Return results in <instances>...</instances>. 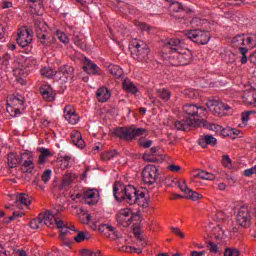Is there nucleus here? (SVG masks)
Returning a JSON list of instances; mask_svg holds the SVG:
<instances>
[{
	"instance_id": "9d476101",
	"label": "nucleus",
	"mask_w": 256,
	"mask_h": 256,
	"mask_svg": "<svg viewBox=\"0 0 256 256\" xmlns=\"http://www.w3.org/2000/svg\"><path fill=\"white\" fill-rule=\"evenodd\" d=\"M182 109L183 113L188 115V117L202 118L207 116V108L199 104L187 103L182 107Z\"/></svg>"
},
{
	"instance_id": "e433bc0d",
	"label": "nucleus",
	"mask_w": 256,
	"mask_h": 256,
	"mask_svg": "<svg viewBox=\"0 0 256 256\" xmlns=\"http://www.w3.org/2000/svg\"><path fill=\"white\" fill-rule=\"evenodd\" d=\"M232 44L234 45V47H238V49H241V47H245V35L240 34L235 36L232 39Z\"/></svg>"
},
{
	"instance_id": "9b49d317",
	"label": "nucleus",
	"mask_w": 256,
	"mask_h": 256,
	"mask_svg": "<svg viewBox=\"0 0 256 256\" xmlns=\"http://www.w3.org/2000/svg\"><path fill=\"white\" fill-rule=\"evenodd\" d=\"M159 177V169L155 165H147L142 171V179L147 185L156 183Z\"/></svg>"
},
{
	"instance_id": "e2e57ef3",
	"label": "nucleus",
	"mask_w": 256,
	"mask_h": 256,
	"mask_svg": "<svg viewBox=\"0 0 256 256\" xmlns=\"http://www.w3.org/2000/svg\"><path fill=\"white\" fill-rule=\"evenodd\" d=\"M168 171H172V173H179L181 171V166L170 164L167 166Z\"/></svg>"
},
{
	"instance_id": "a211bd4d",
	"label": "nucleus",
	"mask_w": 256,
	"mask_h": 256,
	"mask_svg": "<svg viewBox=\"0 0 256 256\" xmlns=\"http://www.w3.org/2000/svg\"><path fill=\"white\" fill-rule=\"evenodd\" d=\"M149 193L147 191L138 190L136 192V196L134 197V205L136 204L138 207H142V209H147L149 207Z\"/></svg>"
},
{
	"instance_id": "f257e3e1",
	"label": "nucleus",
	"mask_w": 256,
	"mask_h": 256,
	"mask_svg": "<svg viewBox=\"0 0 256 256\" xmlns=\"http://www.w3.org/2000/svg\"><path fill=\"white\" fill-rule=\"evenodd\" d=\"M164 49L168 51L169 63L174 67L189 65L193 61V53L185 48V40L181 38H170L164 41Z\"/></svg>"
},
{
	"instance_id": "c756f323",
	"label": "nucleus",
	"mask_w": 256,
	"mask_h": 256,
	"mask_svg": "<svg viewBox=\"0 0 256 256\" xmlns=\"http://www.w3.org/2000/svg\"><path fill=\"white\" fill-rule=\"evenodd\" d=\"M244 47L246 49H255L256 34L244 35Z\"/></svg>"
},
{
	"instance_id": "39448f33",
	"label": "nucleus",
	"mask_w": 256,
	"mask_h": 256,
	"mask_svg": "<svg viewBox=\"0 0 256 256\" xmlns=\"http://www.w3.org/2000/svg\"><path fill=\"white\" fill-rule=\"evenodd\" d=\"M131 55L138 61H143L149 55V46L142 40H135L129 47Z\"/></svg>"
},
{
	"instance_id": "37998d69",
	"label": "nucleus",
	"mask_w": 256,
	"mask_h": 256,
	"mask_svg": "<svg viewBox=\"0 0 256 256\" xmlns=\"http://www.w3.org/2000/svg\"><path fill=\"white\" fill-rule=\"evenodd\" d=\"M40 73L43 77H46L47 79H51L53 77H55V72L53 71V69L49 68V67H44L40 70Z\"/></svg>"
},
{
	"instance_id": "393cba45",
	"label": "nucleus",
	"mask_w": 256,
	"mask_h": 256,
	"mask_svg": "<svg viewBox=\"0 0 256 256\" xmlns=\"http://www.w3.org/2000/svg\"><path fill=\"white\" fill-rule=\"evenodd\" d=\"M71 139H72L73 145L78 147V149L85 148V140H83V136H81V132L77 130H73L71 132Z\"/></svg>"
},
{
	"instance_id": "b1692460",
	"label": "nucleus",
	"mask_w": 256,
	"mask_h": 256,
	"mask_svg": "<svg viewBox=\"0 0 256 256\" xmlns=\"http://www.w3.org/2000/svg\"><path fill=\"white\" fill-rule=\"evenodd\" d=\"M21 161H24L22 167L33 171L35 169V164L33 163L34 158L33 155L29 152H24L21 154Z\"/></svg>"
},
{
	"instance_id": "5fc2aeb1",
	"label": "nucleus",
	"mask_w": 256,
	"mask_h": 256,
	"mask_svg": "<svg viewBox=\"0 0 256 256\" xmlns=\"http://www.w3.org/2000/svg\"><path fill=\"white\" fill-rule=\"evenodd\" d=\"M138 145L140 147H143L144 149H149V147H151V145H153V141L146 140L144 138H140L138 141Z\"/></svg>"
},
{
	"instance_id": "c9c22d12",
	"label": "nucleus",
	"mask_w": 256,
	"mask_h": 256,
	"mask_svg": "<svg viewBox=\"0 0 256 256\" xmlns=\"http://www.w3.org/2000/svg\"><path fill=\"white\" fill-rule=\"evenodd\" d=\"M56 227L60 230V237L61 239H64V235H67V233H70L71 231H75V229H70L67 226H65V223L63 220H60L57 222Z\"/></svg>"
},
{
	"instance_id": "680f3d73",
	"label": "nucleus",
	"mask_w": 256,
	"mask_h": 256,
	"mask_svg": "<svg viewBox=\"0 0 256 256\" xmlns=\"http://www.w3.org/2000/svg\"><path fill=\"white\" fill-rule=\"evenodd\" d=\"M222 165H224L228 169H231V167H232L231 158H229V156H223Z\"/></svg>"
},
{
	"instance_id": "bf43d9fd",
	"label": "nucleus",
	"mask_w": 256,
	"mask_h": 256,
	"mask_svg": "<svg viewBox=\"0 0 256 256\" xmlns=\"http://www.w3.org/2000/svg\"><path fill=\"white\" fill-rule=\"evenodd\" d=\"M9 59H11L9 54L0 57V67H7L9 65Z\"/></svg>"
},
{
	"instance_id": "6e6552de",
	"label": "nucleus",
	"mask_w": 256,
	"mask_h": 256,
	"mask_svg": "<svg viewBox=\"0 0 256 256\" xmlns=\"http://www.w3.org/2000/svg\"><path fill=\"white\" fill-rule=\"evenodd\" d=\"M186 37L198 45H207L211 41V33L199 29L188 31Z\"/></svg>"
},
{
	"instance_id": "a18cd8bd",
	"label": "nucleus",
	"mask_w": 256,
	"mask_h": 256,
	"mask_svg": "<svg viewBox=\"0 0 256 256\" xmlns=\"http://www.w3.org/2000/svg\"><path fill=\"white\" fill-rule=\"evenodd\" d=\"M176 183L178 184L180 191H182V193H184V195L191 189V188L187 187V181L185 179H180V180L176 181Z\"/></svg>"
},
{
	"instance_id": "c03bdc74",
	"label": "nucleus",
	"mask_w": 256,
	"mask_h": 256,
	"mask_svg": "<svg viewBox=\"0 0 256 256\" xmlns=\"http://www.w3.org/2000/svg\"><path fill=\"white\" fill-rule=\"evenodd\" d=\"M122 251H124V253H138V254L143 253L142 248H136L133 246H123Z\"/></svg>"
},
{
	"instance_id": "ea45409f",
	"label": "nucleus",
	"mask_w": 256,
	"mask_h": 256,
	"mask_svg": "<svg viewBox=\"0 0 256 256\" xmlns=\"http://www.w3.org/2000/svg\"><path fill=\"white\" fill-rule=\"evenodd\" d=\"M158 97H160V99H162V101H164L165 103H167V101H169V99H171V92H169V90L162 88L159 89L157 91Z\"/></svg>"
},
{
	"instance_id": "6ab92c4d",
	"label": "nucleus",
	"mask_w": 256,
	"mask_h": 256,
	"mask_svg": "<svg viewBox=\"0 0 256 256\" xmlns=\"http://www.w3.org/2000/svg\"><path fill=\"white\" fill-rule=\"evenodd\" d=\"M83 199L86 205H95L99 202V191L97 189H89L84 192Z\"/></svg>"
},
{
	"instance_id": "f3484780",
	"label": "nucleus",
	"mask_w": 256,
	"mask_h": 256,
	"mask_svg": "<svg viewBox=\"0 0 256 256\" xmlns=\"http://www.w3.org/2000/svg\"><path fill=\"white\" fill-rule=\"evenodd\" d=\"M98 232L102 233L104 237H107L111 241H117L120 237L117 229L109 224H101L98 227Z\"/></svg>"
},
{
	"instance_id": "2eb2a0df",
	"label": "nucleus",
	"mask_w": 256,
	"mask_h": 256,
	"mask_svg": "<svg viewBox=\"0 0 256 256\" xmlns=\"http://www.w3.org/2000/svg\"><path fill=\"white\" fill-rule=\"evenodd\" d=\"M200 121L199 119L187 117L182 120H178L175 122L174 127L178 131H187L189 127H199Z\"/></svg>"
},
{
	"instance_id": "8fccbe9b",
	"label": "nucleus",
	"mask_w": 256,
	"mask_h": 256,
	"mask_svg": "<svg viewBox=\"0 0 256 256\" xmlns=\"http://www.w3.org/2000/svg\"><path fill=\"white\" fill-rule=\"evenodd\" d=\"M56 37H58L61 43H65V44L69 43V37H67V34H65V32L57 30Z\"/></svg>"
},
{
	"instance_id": "1a4fd4ad",
	"label": "nucleus",
	"mask_w": 256,
	"mask_h": 256,
	"mask_svg": "<svg viewBox=\"0 0 256 256\" xmlns=\"http://www.w3.org/2000/svg\"><path fill=\"white\" fill-rule=\"evenodd\" d=\"M206 106L209 111L215 113V115H220L221 117H224L231 111V106L223 103L221 100H208Z\"/></svg>"
},
{
	"instance_id": "6e6d98bb",
	"label": "nucleus",
	"mask_w": 256,
	"mask_h": 256,
	"mask_svg": "<svg viewBox=\"0 0 256 256\" xmlns=\"http://www.w3.org/2000/svg\"><path fill=\"white\" fill-rule=\"evenodd\" d=\"M136 237H137L136 245L138 246V248L143 249L147 247V241H145V238H143V236H140L138 234Z\"/></svg>"
},
{
	"instance_id": "3c124183",
	"label": "nucleus",
	"mask_w": 256,
	"mask_h": 256,
	"mask_svg": "<svg viewBox=\"0 0 256 256\" xmlns=\"http://www.w3.org/2000/svg\"><path fill=\"white\" fill-rule=\"evenodd\" d=\"M142 159L147 163H155V161H157V157L152 156L151 152L148 151L143 154Z\"/></svg>"
},
{
	"instance_id": "a19ab883",
	"label": "nucleus",
	"mask_w": 256,
	"mask_h": 256,
	"mask_svg": "<svg viewBox=\"0 0 256 256\" xmlns=\"http://www.w3.org/2000/svg\"><path fill=\"white\" fill-rule=\"evenodd\" d=\"M43 217H41V214L34 218L32 221H30V227L31 229H39V227H43Z\"/></svg>"
},
{
	"instance_id": "de8ad7c7",
	"label": "nucleus",
	"mask_w": 256,
	"mask_h": 256,
	"mask_svg": "<svg viewBox=\"0 0 256 256\" xmlns=\"http://www.w3.org/2000/svg\"><path fill=\"white\" fill-rule=\"evenodd\" d=\"M170 9L171 11H174V13H179L180 11H183V4L172 0Z\"/></svg>"
},
{
	"instance_id": "49530a36",
	"label": "nucleus",
	"mask_w": 256,
	"mask_h": 256,
	"mask_svg": "<svg viewBox=\"0 0 256 256\" xmlns=\"http://www.w3.org/2000/svg\"><path fill=\"white\" fill-rule=\"evenodd\" d=\"M14 75H25V67L21 64H19V62H15L14 63Z\"/></svg>"
},
{
	"instance_id": "aec40b11",
	"label": "nucleus",
	"mask_w": 256,
	"mask_h": 256,
	"mask_svg": "<svg viewBox=\"0 0 256 256\" xmlns=\"http://www.w3.org/2000/svg\"><path fill=\"white\" fill-rule=\"evenodd\" d=\"M195 179H202L204 181H213L215 179V174L209 173L205 170H193L191 183H195Z\"/></svg>"
},
{
	"instance_id": "338daca9",
	"label": "nucleus",
	"mask_w": 256,
	"mask_h": 256,
	"mask_svg": "<svg viewBox=\"0 0 256 256\" xmlns=\"http://www.w3.org/2000/svg\"><path fill=\"white\" fill-rule=\"evenodd\" d=\"M243 175L244 177H251V175H255V173L253 172V168H248L244 170Z\"/></svg>"
},
{
	"instance_id": "603ef678",
	"label": "nucleus",
	"mask_w": 256,
	"mask_h": 256,
	"mask_svg": "<svg viewBox=\"0 0 256 256\" xmlns=\"http://www.w3.org/2000/svg\"><path fill=\"white\" fill-rule=\"evenodd\" d=\"M117 155L116 150H111L102 155L103 161H111Z\"/></svg>"
},
{
	"instance_id": "4be33fe9",
	"label": "nucleus",
	"mask_w": 256,
	"mask_h": 256,
	"mask_svg": "<svg viewBox=\"0 0 256 256\" xmlns=\"http://www.w3.org/2000/svg\"><path fill=\"white\" fill-rule=\"evenodd\" d=\"M15 205L18 209H25L31 205V198L25 193H20L15 196Z\"/></svg>"
},
{
	"instance_id": "c85d7f7f",
	"label": "nucleus",
	"mask_w": 256,
	"mask_h": 256,
	"mask_svg": "<svg viewBox=\"0 0 256 256\" xmlns=\"http://www.w3.org/2000/svg\"><path fill=\"white\" fill-rule=\"evenodd\" d=\"M198 143L203 148L207 147V145H217V138L211 135L201 136Z\"/></svg>"
},
{
	"instance_id": "4468645a",
	"label": "nucleus",
	"mask_w": 256,
	"mask_h": 256,
	"mask_svg": "<svg viewBox=\"0 0 256 256\" xmlns=\"http://www.w3.org/2000/svg\"><path fill=\"white\" fill-rule=\"evenodd\" d=\"M73 71V67L69 65L61 66L54 74V79L59 81V83H67L69 79H73Z\"/></svg>"
},
{
	"instance_id": "69168bd1",
	"label": "nucleus",
	"mask_w": 256,
	"mask_h": 256,
	"mask_svg": "<svg viewBox=\"0 0 256 256\" xmlns=\"http://www.w3.org/2000/svg\"><path fill=\"white\" fill-rule=\"evenodd\" d=\"M249 115H251V112H243L242 113V123L243 125H247L248 121H249Z\"/></svg>"
},
{
	"instance_id": "2f4dec72",
	"label": "nucleus",
	"mask_w": 256,
	"mask_h": 256,
	"mask_svg": "<svg viewBox=\"0 0 256 256\" xmlns=\"http://www.w3.org/2000/svg\"><path fill=\"white\" fill-rule=\"evenodd\" d=\"M58 165L62 170L69 169L71 167V157L68 155L59 156Z\"/></svg>"
},
{
	"instance_id": "4d7b16f0",
	"label": "nucleus",
	"mask_w": 256,
	"mask_h": 256,
	"mask_svg": "<svg viewBox=\"0 0 256 256\" xmlns=\"http://www.w3.org/2000/svg\"><path fill=\"white\" fill-rule=\"evenodd\" d=\"M220 135H222V137H233V128H221Z\"/></svg>"
},
{
	"instance_id": "dca6fc26",
	"label": "nucleus",
	"mask_w": 256,
	"mask_h": 256,
	"mask_svg": "<svg viewBox=\"0 0 256 256\" xmlns=\"http://www.w3.org/2000/svg\"><path fill=\"white\" fill-rule=\"evenodd\" d=\"M16 41L20 47H27L33 41V35L27 27H22L18 30Z\"/></svg>"
},
{
	"instance_id": "5701e85b",
	"label": "nucleus",
	"mask_w": 256,
	"mask_h": 256,
	"mask_svg": "<svg viewBox=\"0 0 256 256\" xmlns=\"http://www.w3.org/2000/svg\"><path fill=\"white\" fill-rule=\"evenodd\" d=\"M40 93L45 101H55V91H53L50 85L45 84L41 86Z\"/></svg>"
},
{
	"instance_id": "58836bf2",
	"label": "nucleus",
	"mask_w": 256,
	"mask_h": 256,
	"mask_svg": "<svg viewBox=\"0 0 256 256\" xmlns=\"http://www.w3.org/2000/svg\"><path fill=\"white\" fill-rule=\"evenodd\" d=\"M74 239H75L76 243H83V241H89V239H91V234H89V232L80 231L74 237Z\"/></svg>"
},
{
	"instance_id": "7c9ffc66",
	"label": "nucleus",
	"mask_w": 256,
	"mask_h": 256,
	"mask_svg": "<svg viewBox=\"0 0 256 256\" xmlns=\"http://www.w3.org/2000/svg\"><path fill=\"white\" fill-rule=\"evenodd\" d=\"M75 179H77V174L72 172H67L63 176L62 187H69L72 183H75Z\"/></svg>"
},
{
	"instance_id": "f8f14e48",
	"label": "nucleus",
	"mask_w": 256,
	"mask_h": 256,
	"mask_svg": "<svg viewBox=\"0 0 256 256\" xmlns=\"http://www.w3.org/2000/svg\"><path fill=\"white\" fill-rule=\"evenodd\" d=\"M134 217L135 215L133 214V211L129 208H125L118 212L116 220L118 225H121L122 227H129V225L133 223Z\"/></svg>"
},
{
	"instance_id": "4c0bfd02",
	"label": "nucleus",
	"mask_w": 256,
	"mask_h": 256,
	"mask_svg": "<svg viewBox=\"0 0 256 256\" xmlns=\"http://www.w3.org/2000/svg\"><path fill=\"white\" fill-rule=\"evenodd\" d=\"M184 195L185 199H190V201H199V199H203V195L193 191L192 189L188 190Z\"/></svg>"
},
{
	"instance_id": "412c9836",
	"label": "nucleus",
	"mask_w": 256,
	"mask_h": 256,
	"mask_svg": "<svg viewBox=\"0 0 256 256\" xmlns=\"http://www.w3.org/2000/svg\"><path fill=\"white\" fill-rule=\"evenodd\" d=\"M64 119H66L70 125H77V123H79V116H77L72 106H66L64 108Z\"/></svg>"
},
{
	"instance_id": "052dcab7",
	"label": "nucleus",
	"mask_w": 256,
	"mask_h": 256,
	"mask_svg": "<svg viewBox=\"0 0 256 256\" xmlns=\"http://www.w3.org/2000/svg\"><path fill=\"white\" fill-rule=\"evenodd\" d=\"M171 231L172 233H174V235H177V237H180V239H185V234L178 227H172Z\"/></svg>"
},
{
	"instance_id": "0e129e2a",
	"label": "nucleus",
	"mask_w": 256,
	"mask_h": 256,
	"mask_svg": "<svg viewBox=\"0 0 256 256\" xmlns=\"http://www.w3.org/2000/svg\"><path fill=\"white\" fill-rule=\"evenodd\" d=\"M51 175H52L51 170H46V171L42 174V181H44V183L49 182V180L51 179Z\"/></svg>"
},
{
	"instance_id": "20e7f679",
	"label": "nucleus",
	"mask_w": 256,
	"mask_h": 256,
	"mask_svg": "<svg viewBox=\"0 0 256 256\" xmlns=\"http://www.w3.org/2000/svg\"><path fill=\"white\" fill-rule=\"evenodd\" d=\"M34 29L36 31V36L40 40V43L45 47L51 45V38L49 37V26L43 19L35 21Z\"/></svg>"
},
{
	"instance_id": "423d86ee",
	"label": "nucleus",
	"mask_w": 256,
	"mask_h": 256,
	"mask_svg": "<svg viewBox=\"0 0 256 256\" xmlns=\"http://www.w3.org/2000/svg\"><path fill=\"white\" fill-rule=\"evenodd\" d=\"M25 100L21 96H10L7 99L6 111L11 117H19Z\"/></svg>"
},
{
	"instance_id": "774afa93",
	"label": "nucleus",
	"mask_w": 256,
	"mask_h": 256,
	"mask_svg": "<svg viewBox=\"0 0 256 256\" xmlns=\"http://www.w3.org/2000/svg\"><path fill=\"white\" fill-rule=\"evenodd\" d=\"M206 251L205 250H202V251H192L191 252V256H205L206 255Z\"/></svg>"
},
{
	"instance_id": "7ed1b4c3",
	"label": "nucleus",
	"mask_w": 256,
	"mask_h": 256,
	"mask_svg": "<svg viewBox=\"0 0 256 256\" xmlns=\"http://www.w3.org/2000/svg\"><path fill=\"white\" fill-rule=\"evenodd\" d=\"M115 135L120 137V139H126V141H131L135 137H147V129L136 128L135 126L130 127H120L115 130Z\"/></svg>"
},
{
	"instance_id": "f704fd0d",
	"label": "nucleus",
	"mask_w": 256,
	"mask_h": 256,
	"mask_svg": "<svg viewBox=\"0 0 256 256\" xmlns=\"http://www.w3.org/2000/svg\"><path fill=\"white\" fill-rule=\"evenodd\" d=\"M108 71L111 73V75H113V77H116V79L123 77V69L115 64H110Z\"/></svg>"
},
{
	"instance_id": "72a5a7b5",
	"label": "nucleus",
	"mask_w": 256,
	"mask_h": 256,
	"mask_svg": "<svg viewBox=\"0 0 256 256\" xmlns=\"http://www.w3.org/2000/svg\"><path fill=\"white\" fill-rule=\"evenodd\" d=\"M40 156L38 158V163L39 165H45V163L47 162V158L51 157V150L47 149V148H40Z\"/></svg>"
},
{
	"instance_id": "0eeeda50",
	"label": "nucleus",
	"mask_w": 256,
	"mask_h": 256,
	"mask_svg": "<svg viewBox=\"0 0 256 256\" xmlns=\"http://www.w3.org/2000/svg\"><path fill=\"white\" fill-rule=\"evenodd\" d=\"M61 211H63V208H57L52 211L46 210L43 214H40L42 217V222L46 227H56L57 222H60L63 216H61Z\"/></svg>"
},
{
	"instance_id": "864d4df0",
	"label": "nucleus",
	"mask_w": 256,
	"mask_h": 256,
	"mask_svg": "<svg viewBox=\"0 0 256 256\" xmlns=\"http://www.w3.org/2000/svg\"><path fill=\"white\" fill-rule=\"evenodd\" d=\"M212 231L216 239H223V235H225V231L221 229V226H216Z\"/></svg>"
},
{
	"instance_id": "f03ea898",
	"label": "nucleus",
	"mask_w": 256,
	"mask_h": 256,
	"mask_svg": "<svg viewBox=\"0 0 256 256\" xmlns=\"http://www.w3.org/2000/svg\"><path fill=\"white\" fill-rule=\"evenodd\" d=\"M137 189L131 185L125 186L120 182L114 183L113 193L116 201H126L128 205H135Z\"/></svg>"
},
{
	"instance_id": "473e14b6",
	"label": "nucleus",
	"mask_w": 256,
	"mask_h": 256,
	"mask_svg": "<svg viewBox=\"0 0 256 256\" xmlns=\"http://www.w3.org/2000/svg\"><path fill=\"white\" fill-rule=\"evenodd\" d=\"M21 157L17 156L15 153L8 154V166L10 169H15L21 163Z\"/></svg>"
},
{
	"instance_id": "09e8293b",
	"label": "nucleus",
	"mask_w": 256,
	"mask_h": 256,
	"mask_svg": "<svg viewBox=\"0 0 256 256\" xmlns=\"http://www.w3.org/2000/svg\"><path fill=\"white\" fill-rule=\"evenodd\" d=\"M241 252L237 248H226L224 251V256H239Z\"/></svg>"
},
{
	"instance_id": "ddd939ff",
	"label": "nucleus",
	"mask_w": 256,
	"mask_h": 256,
	"mask_svg": "<svg viewBox=\"0 0 256 256\" xmlns=\"http://www.w3.org/2000/svg\"><path fill=\"white\" fill-rule=\"evenodd\" d=\"M236 221L240 227H245L246 229L251 227V212L249 207L242 206L237 214Z\"/></svg>"
},
{
	"instance_id": "cd10ccee",
	"label": "nucleus",
	"mask_w": 256,
	"mask_h": 256,
	"mask_svg": "<svg viewBox=\"0 0 256 256\" xmlns=\"http://www.w3.org/2000/svg\"><path fill=\"white\" fill-rule=\"evenodd\" d=\"M96 97L100 103H105L111 98V92L105 87H100L96 92Z\"/></svg>"
},
{
	"instance_id": "13d9d810",
	"label": "nucleus",
	"mask_w": 256,
	"mask_h": 256,
	"mask_svg": "<svg viewBox=\"0 0 256 256\" xmlns=\"http://www.w3.org/2000/svg\"><path fill=\"white\" fill-rule=\"evenodd\" d=\"M207 129H209L210 131H213L214 133H216V135H220L222 126L217 125V124H209L207 126Z\"/></svg>"
},
{
	"instance_id": "bb28decb",
	"label": "nucleus",
	"mask_w": 256,
	"mask_h": 256,
	"mask_svg": "<svg viewBox=\"0 0 256 256\" xmlns=\"http://www.w3.org/2000/svg\"><path fill=\"white\" fill-rule=\"evenodd\" d=\"M122 87L124 91H126L127 93H131L132 95H136V93H139V88L129 78L123 80Z\"/></svg>"
},
{
	"instance_id": "79ce46f5",
	"label": "nucleus",
	"mask_w": 256,
	"mask_h": 256,
	"mask_svg": "<svg viewBox=\"0 0 256 256\" xmlns=\"http://www.w3.org/2000/svg\"><path fill=\"white\" fill-rule=\"evenodd\" d=\"M239 53L241 55L240 61L242 65H245L249 61V58H247V53H249V49L245 47H240L239 48Z\"/></svg>"
},
{
	"instance_id": "a878e982",
	"label": "nucleus",
	"mask_w": 256,
	"mask_h": 256,
	"mask_svg": "<svg viewBox=\"0 0 256 256\" xmlns=\"http://www.w3.org/2000/svg\"><path fill=\"white\" fill-rule=\"evenodd\" d=\"M83 69L88 75H101V69L97 64L91 62V60H86V65L83 66Z\"/></svg>"
}]
</instances>
